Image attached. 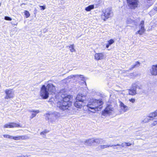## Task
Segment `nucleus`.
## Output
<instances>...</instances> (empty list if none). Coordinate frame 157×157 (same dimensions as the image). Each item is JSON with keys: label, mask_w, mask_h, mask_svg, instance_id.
<instances>
[{"label": "nucleus", "mask_w": 157, "mask_h": 157, "mask_svg": "<svg viewBox=\"0 0 157 157\" xmlns=\"http://www.w3.org/2000/svg\"><path fill=\"white\" fill-rule=\"evenodd\" d=\"M62 100L59 101L57 103V106L62 110L70 109L71 102V100L72 98L71 95L67 94L64 90H61L59 94Z\"/></svg>", "instance_id": "obj_1"}, {"label": "nucleus", "mask_w": 157, "mask_h": 157, "mask_svg": "<svg viewBox=\"0 0 157 157\" xmlns=\"http://www.w3.org/2000/svg\"><path fill=\"white\" fill-rule=\"evenodd\" d=\"M103 102L101 99H90L87 105L88 109L89 111L94 112L90 109L93 110L94 111H99L102 107V105Z\"/></svg>", "instance_id": "obj_2"}, {"label": "nucleus", "mask_w": 157, "mask_h": 157, "mask_svg": "<svg viewBox=\"0 0 157 157\" xmlns=\"http://www.w3.org/2000/svg\"><path fill=\"white\" fill-rule=\"evenodd\" d=\"M45 116L48 120V122L52 124H55L56 120L60 117L59 113L54 112H49L45 114Z\"/></svg>", "instance_id": "obj_3"}, {"label": "nucleus", "mask_w": 157, "mask_h": 157, "mask_svg": "<svg viewBox=\"0 0 157 157\" xmlns=\"http://www.w3.org/2000/svg\"><path fill=\"white\" fill-rule=\"evenodd\" d=\"M113 13L112 9L108 8L105 10L103 14L101 15V18L104 21L113 16Z\"/></svg>", "instance_id": "obj_4"}, {"label": "nucleus", "mask_w": 157, "mask_h": 157, "mask_svg": "<svg viewBox=\"0 0 157 157\" xmlns=\"http://www.w3.org/2000/svg\"><path fill=\"white\" fill-rule=\"evenodd\" d=\"M127 5L129 8L132 10H134L138 5V0H126Z\"/></svg>", "instance_id": "obj_5"}, {"label": "nucleus", "mask_w": 157, "mask_h": 157, "mask_svg": "<svg viewBox=\"0 0 157 157\" xmlns=\"http://www.w3.org/2000/svg\"><path fill=\"white\" fill-rule=\"evenodd\" d=\"M114 108L112 105H108L102 112V115L104 116L109 115L114 113Z\"/></svg>", "instance_id": "obj_6"}, {"label": "nucleus", "mask_w": 157, "mask_h": 157, "mask_svg": "<svg viewBox=\"0 0 157 157\" xmlns=\"http://www.w3.org/2000/svg\"><path fill=\"white\" fill-rule=\"evenodd\" d=\"M40 96L44 99H46L48 97L49 93L47 87L44 85L42 86L40 92Z\"/></svg>", "instance_id": "obj_7"}, {"label": "nucleus", "mask_w": 157, "mask_h": 157, "mask_svg": "<svg viewBox=\"0 0 157 157\" xmlns=\"http://www.w3.org/2000/svg\"><path fill=\"white\" fill-rule=\"evenodd\" d=\"M6 95L5 98L8 99L13 98L14 95V92L12 89H7L5 91Z\"/></svg>", "instance_id": "obj_8"}, {"label": "nucleus", "mask_w": 157, "mask_h": 157, "mask_svg": "<svg viewBox=\"0 0 157 157\" xmlns=\"http://www.w3.org/2000/svg\"><path fill=\"white\" fill-rule=\"evenodd\" d=\"M20 126V125L19 124L14 122H10L5 124L3 126V128H14L19 127Z\"/></svg>", "instance_id": "obj_9"}, {"label": "nucleus", "mask_w": 157, "mask_h": 157, "mask_svg": "<svg viewBox=\"0 0 157 157\" xmlns=\"http://www.w3.org/2000/svg\"><path fill=\"white\" fill-rule=\"evenodd\" d=\"M47 87L48 88V91L51 92L52 94H54L56 92V88L54 86L51 84H48Z\"/></svg>", "instance_id": "obj_10"}, {"label": "nucleus", "mask_w": 157, "mask_h": 157, "mask_svg": "<svg viewBox=\"0 0 157 157\" xmlns=\"http://www.w3.org/2000/svg\"><path fill=\"white\" fill-rule=\"evenodd\" d=\"M151 74L153 75H157V64L153 65L150 69Z\"/></svg>", "instance_id": "obj_11"}, {"label": "nucleus", "mask_w": 157, "mask_h": 157, "mask_svg": "<svg viewBox=\"0 0 157 157\" xmlns=\"http://www.w3.org/2000/svg\"><path fill=\"white\" fill-rule=\"evenodd\" d=\"M84 101L76 100L74 103V105L77 108H81L83 106L85 105Z\"/></svg>", "instance_id": "obj_12"}, {"label": "nucleus", "mask_w": 157, "mask_h": 157, "mask_svg": "<svg viewBox=\"0 0 157 157\" xmlns=\"http://www.w3.org/2000/svg\"><path fill=\"white\" fill-rule=\"evenodd\" d=\"M104 57V54L102 53H96L94 55V58L97 60L103 59Z\"/></svg>", "instance_id": "obj_13"}, {"label": "nucleus", "mask_w": 157, "mask_h": 157, "mask_svg": "<svg viewBox=\"0 0 157 157\" xmlns=\"http://www.w3.org/2000/svg\"><path fill=\"white\" fill-rule=\"evenodd\" d=\"M29 138L26 135H24L22 136H13V139L16 140H23L25 139H27Z\"/></svg>", "instance_id": "obj_14"}, {"label": "nucleus", "mask_w": 157, "mask_h": 157, "mask_svg": "<svg viewBox=\"0 0 157 157\" xmlns=\"http://www.w3.org/2000/svg\"><path fill=\"white\" fill-rule=\"evenodd\" d=\"M119 103L120 107L124 112L128 110V107L125 105L122 101H120Z\"/></svg>", "instance_id": "obj_15"}, {"label": "nucleus", "mask_w": 157, "mask_h": 157, "mask_svg": "<svg viewBox=\"0 0 157 157\" xmlns=\"http://www.w3.org/2000/svg\"><path fill=\"white\" fill-rule=\"evenodd\" d=\"M120 144H117L115 145H108V144H106V145H100L98 147V148L100 149H104L105 148H106L107 147H115L116 146H120Z\"/></svg>", "instance_id": "obj_16"}, {"label": "nucleus", "mask_w": 157, "mask_h": 157, "mask_svg": "<svg viewBox=\"0 0 157 157\" xmlns=\"http://www.w3.org/2000/svg\"><path fill=\"white\" fill-rule=\"evenodd\" d=\"M86 99V97L84 95H83L82 94H78L77 95V97L76 98V100L79 101H84Z\"/></svg>", "instance_id": "obj_17"}, {"label": "nucleus", "mask_w": 157, "mask_h": 157, "mask_svg": "<svg viewBox=\"0 0 157 157\" xmlns=\"http://www.w3.org/2000/svg\"><path fill=\"white\" fill-rule=\"evenodd\" d=\"M29 111L30 112H32V115L30 117V118L31 119H32L34 117H35L36 115L39 113V111L38 110H30Z\"/></svg>", "instance_id": "obj_18"}, {"label": "nucleus", "mask_w": 157, "mask_h": 157, "mask_svg": "<svg viewBox=\"0 0 157 157\" xmlns=\"http://www.w3.org/2000/svg\"><path fill=\"white\" fill-rule=\"evenodd\" d=\"M140 30L143 33L145 32V29L144 27V21H142L140 22V24L139 25Z\"/></svg>", "instance_id": "obj_19"}, {"label": "nucleus", "mask_w": 157, "mask_h": 157, "mask_svg": "<svg viewBox=\"0 0 157 157\" xmlns=\"http://www.w3.org/2000/svg\"><path fill=\"white\" fill-rule=\"evenodd\" d=\"M74 77L77 78L78 79L79 78L80 80H83V79H84V77H83V75H70V76H69V78H73Z\"/></svg>", "instance_id": "obj_20"}, {"label": "nucleus", "mask_w": 157, "mask_h": 157, "mask_svg": "<svg viewBox=\"0 0 157 157\" xmlns=\"http://www.w3.org/2000/svg\"><path fill=\"white\" fill-rule=\"evenodd\" d=\"M132 86L136 90L137 88H138L140 89H141L143 88L142 86L139 84L138 82H136L132 84Z\"/></svg>", "instance_id": "obj_21"}, {"label": "nucleus", "mask_w": 157, "mask_h": 157, "mask_svg": "<svg viewBox=\"0 0 157 157\" xmlns=\"http://www.w3.org/2000/svg\"><path fill=\"white\" fill-rule=\"evenodd\" d=\"M132 86V88L128 90V94L129 95H134L136 94V90Z\"/></svg>", "instance_id": "obj_22"}, {"label": "nucleus", "mask_w": 157, "mask_h": 157, "mask_svg": "<svg viewBox=\"0 0 157 157\" xmlns=\"http://www.w3.org/2000/svg\"><path fill=\"white\" fill-rule=\"evenodd\" d=\"M94 143V139H89L86 140L85 141V144L89 146H90L92 144Z\"/></svg>", "instance_id": "obj_23"}, {"label": "nucleus", "mask_w": 157, "mask_h": 157, "mask_svg": "<svg viewBox=\"0 0 157 157\" xmlns=\"http://www.w3.org/2000/svg\"><path fill=\"white\" fill-rule=\"evenodd\" d=\"M105 142V140L101 138L94 139V143L98 144H101Z\"/></svg>", "instance_id": "obj_24"}, {"label": "nucleus", "mask_w": 157, "mask_h": 157, "mask_svg": "<svg viewBox=\"0 0 157 157\" xmlns=\"http://www.w3.org/2000/svg\"><path fill=\"white\" fill-rule=\"evenodd\" d=\"M140 65V63L138 61L136 62L134 65H132L131 66V67L129 69V70H131L133 68L137 67H138Z\"/></svg>", "instance_id": "obj_25"}, {"label": "nucleus", "mask_w": 157, "mask_h": 157, "mask_svg": "<svg viewBox=\"0 0 157 157\" xmlns=\"http://www.w3.org/2000/svg\"><path fill=\"white\" fill-rule=\"evenodd\" d=\"M94 8V5H90L86 7L85 10L87 11H90L91 10L93 9Z\"/></svg>", "instance_id": "obj_26"}, {"label": "nucleus", "mask_w": 157, "mask_h": 157, "mask_svg": "<svg viewBox=\"0 0 157 157\" xmlns=\"http://www.w3.org/2000/svg\"><path fill=\"white\" fill-rule=\"evenodd\" d=\"M150 120V118L147 116L142 121V122L143 123H146L149 121Z\"/></svg>", "instance_id": "obj_27"}, {"label": "nucleus", "mask_w": 157, "mask_h": 157, "mask_svg": "<svg viewBox=\"0 0 157 157\" xmlns=\"http://www.w3.org/2000/svg\"><path fill=\"white\" fill-rule=\"evenodd\" d=\"M3 136L4 138L13 139V136H12L9 135H4Z\"/></svg>", "instance_id": "obj_28"}, {"label": "nucleus", "mask_w": 157, "mask_h": 157, "mask_svg": "<svg viewBox=\"0 0 157 157\" xmlns=\"http://www.w3.org/2000/svg\"><path fill=\"white\" fill-rule=\"evenodd\" d=\"M69 47L70 48V50L71 52L75 51V50L74 48V45H71L69 46Z\"/></svg>", "instance_id": "obj_29"}, {"label": "nucleus", "mask_w": 157, "mask_h": 157, "mask_svg": "<svg viewBox=\"0 0 157 157\" xmlns=\"http://www.w3.org/2000/svg\"><path fill=\"white\" fill-rule=\"evenodd\" d=\"M133 21L131 18H128L127 19L126 22L128 24H130L133 23Z\"/></svg>", "instance_id": "obj_30"}, {"label": "nucleus", "mask_w": 157, "mask_h": 157, "mask_svg": "<svg viewBox=\"0 0 157 157\" xmlns=\"http://www.w3.org/2000/svg\"><path fill=\"white\" fill-rule=\"evenodd\" d=\"M24 13L26 18H27L29 17L30 14L28 11L27 10H25Z\"/></svg>", "instance_id": "obj_31"}, {"label": "nucleus", "mask_w": 157, "mask_h": 157, "mask_svg": "<svg viewBox=\"0 0 157 157\" xmlns=\"http://www.w3.org/2000/svg\"><path fill=\"white\" fill-rule=\"evenodd\" d=\"M155 114L154 113V112L151 113H150L148 116L150 118H153L154 117H155Z\"/></svg>", "instance_id": "obj_32"}, {"label": "nucleus", "mask_w": 157, "mask_h": 157, "mask_svg": "<svg viewBox=\"0 0 157 157\" xmlns=\"http://www.w3.org/2000/svg\"><path fill=\"white\" fill-rule=\"evenodd\" d=\"M108 44H110L111 45L112 44H113L114 42V41L112 39H110L109 40H108Z\"/></svg>", "instance_id": "obj_33"}, {"label": "nucleus", "mask_w": 157, "mask_h": 157, "mask_svg": "<svg viewBox=\"0 0 157 157\" xmlns=\"http://www.w3.org/2000/svg\"><path fill=\"white\" fill-rule=\"evenodd\" d=\"M4 19L6 20L11 21L12 18L8 16H6L5 17Z\"/></svg>", "instance_id": "obj_34"}, {"label": "nucleus", "mask_w": 157, "mask_h": 157, "mask_svg": "<svg viewBox=\"0 0 157 157\" xmlns=\"http://www.w3.org/2000/svg\"><path fill=\"white\" fill-rule=\"evenodd\" d=\"M143 33L140 30L136 32V34H139L140 35H142Z\"/></svg>", "instance_id": "obj_35"}, {"label": "nucleus", "mask_w": 157, "mask_h": 157, "mask_svg": "<svg viewBox=\"0 0 157 157\" xmlns=\"http://www.w3.org/2000/svg\"><path fill=\"white\" fill-rule=\"evenodd\" d=\"M157 124V121H155L153 122V123L151 125L152 126H155Z\"/></svg>", "instance_id": "obj_36"}, {"label": "nucleus", "mask_w": 157, "mask_h": 157, "mask_svg": "<svg viewBox=\"0 0 157 157\" xmlns=\"http://www.w3.org/2000/svg\"><path fill=\"white\" fill-rule=\"evenodd\" d=\"M129 101L132 103H134L135 101V99L132 98L131 99H129Z\"/></svg>", "instance_id": "obj_37"}, {"label": "nucleus", "mask_w": 157, "mask_h": 157, "mask_svg": "<svg viewBox=\"0 0 157 157\" xmlns=\"http://www.w3.org/2000/svg\"><path fill=\"white\" fill-rule=\"evenodd\" d=\"M125 145L127 146H129L131 145V144L129 143H125Z\"/></svg>", "instance_id": "obj_38"}, {"label": "nucleus", "mask_w": 157, "mask_h": 157, "mask_svg": "<svg viewBox=\"0 0 157 157\" xmlns=\"http://www.w3.org/2000/svg\"><path fill=\"white\" fill-rule=\"evenodd\" d=\"M120 144V146H121L122 147H125V143H122V144Z\"/></svg>", "instance_id": "obj_39"}, {"label": "nucleus", "mask_w": 157, "mask_h": 157, "mask_svg": "<svg viewBox=\"0 0 157 157\" xmlns=\"http://www.w3.org/2000/svg\"><path fill=\"white\" fill-rule=\"evenodd\" d=\"M11 24L13 25H17V22L15 23H13V22L12 21L11 22Z\"/></svg>", "instance_id": "obj_40"}, {"label": "nucleus", "mask_w": 157, "mask_h": 157, "mask_svg": "<svg viewBox=\"0 0 157 157\" xmlns=\"http://www.w3.org/2000/svg\"><path fill=\"white\" fill-rule=\"evenodd\" d=\"M40 7L41 8V9L43 10H44L45 9V6H40Z\"/></svg>", "instance_id": "obj_41"}, {"label": "nucleus", "mask_w": 157, "mask_h": 157, "mask_svg": "<svg viewBox=\"0 0 157 157\" xmlns=\"http://www.w3.org/2000/svg\"><path fill=\"white\" fill-rule=\"evenodd\" d=\"M155 114V116L156 117L157 116V110H155L154 112Z\"/></svg>", "instance_id": "obj_42"}, {"label": "nucleus", "mask_w": 157, "mask_h": 157, "mask_svg": "<svg viewBox=\"0 0 157 157\" xmlns=\"http://www.w3.org/2000/svg\"><path fill=\"white\" fill-rule=\"evenodd\" d=\"M46 132L44 131L41 132L40 134L41 135H45L46 134Z\"/></svg>", "instance_id": "obj_43"}, {"label": "nucleus", "mask_w": 157, "mask_h": 157, "mask_svg": "<svg viewBox=\"0 0 157 157\" xmlns=\"http://www.w3.org/2000/svg\"><path fill=\"white\" fill-rule=\"evenodd\" d=\"M109 45H110V44H108V43L107 44H106V47L107 48H108L109 46Z\"/></svg>", "instance_id": "obj_44"}, {"label": "nucleus", "mask_w": 157, "mask_h": 157, "mask_svg": "<svg viewBox=\"0 0 157 157\" xmlns=\"http://www.w3.org/2000/svg\"><path fill=\"white\" fill-rule=\"evenodd\" d=\"M26 156H24V155H21V156H20V157H25Z\"/></svg>", "instance_id": "obj_45"}, {"label": "nucleus", "mask_w": 157, "mask_h": 157, "mask_svg": "<svg viewBox=\"0 0 157 157\" xmlns=\"http://www.w3.org/2000/svg\"><path fill=\"white\" fill-rule=\"evenodd\" d=\"M114 149H118V148L117 147H116V148H113Z\"/></svg>", "instance_id": "obj_46"}]
</instances>
